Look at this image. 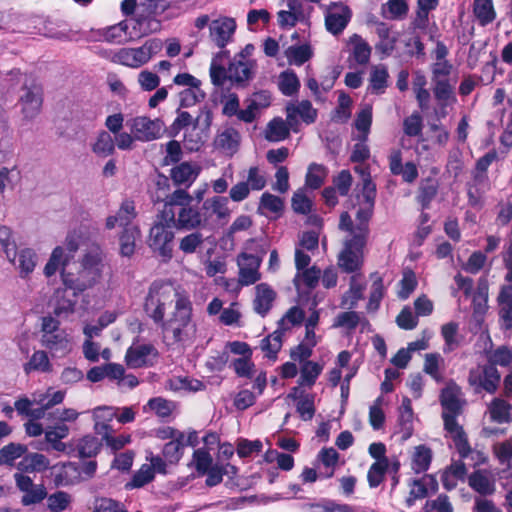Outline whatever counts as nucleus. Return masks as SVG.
Here are the masks:
<instances>
[{
    "instance_id": "f257e3e1",
    "label": "nucleus",
    "mask_w": 512,
    "mask_h": 512,
    "mask_svg": "<svg viewBox=\"0 0 512 512\" xmlns=\"http://www.w3.org/2000/svg\"><path fill=\"white\" fill-rule=\"evenodd\" d=\"M355 170L363 177L362 201L356 212L355 236L344 239L343 249L338 256V265L346 273L355 272L361 267L376 198V185L372 182L370 174L364 168L356 167Z\"/></svg>"
},
{
    "instance_id": "f03ea898",
    "label": "nucleus",
    "mask_w": 512,
    "mask_h": 512,
    "mask_svg": "<svg viewBox=\"0 0 512 512\" xmlns=\"http://www.w3.org/2000/svg\"><path fill=\"white\" fill-rule=\"evenodd\" d=\"M163 318L158 325L164 334H171L174 342H187L195 337L196 325L192 322V304L187 295L182 294Z\"/></svg>"
},
{
    "instance_id": "7ed1b4c3",
    "label": "nucleus",
    "mask_w": 512,
    "mask_h": 512,
    "mask_svg": "<svg viewBox=\"0 0 512 512\" xmlns=\"http://www.w3.org/2000/svg\"><path fill=\"white\" fill-rule=\"evenodd\" d=\"M176 113L177 117L170 126V135L175 137L181 130L192 126V132L185 134V142L189 145L190 150H198L208 137L212 125L211 109L203 106L195 117L189 112L181 110L180 107Z\"/></svg>"
},
{
    "instance_id": "20e7f679",
    "label": "nucleus",
    "mask_w": 512,
    "mask_h": 512,
    "mask_svg": "<svg viewBox=\"0 0 512 512\" xmlns=\"http://www.w3.org/2000/svg\"><path fill=\"white\" fill-rule=\"evenodd\" d=\"M172 219V213L159 211L149 230L147 239L149 248L163 261H168L173 256L175 234L172 230L174 228L173 224L170 222Z\"/></svg>"
},
{
    "instance_id": "39448f33",
    "label": "nucleus",
    "mask_w": 512,
    "mask_h": 512,
    "mask_svg": "<svg viewBox=\"0 0 512 512\" xmlns=\"http://www.w3.org/2000/svg\"><path fill=\"white\" fill-rule=\"evenodd\" d=\"M182 294L172 284L154 282L145 298L144 310L158 324L159 321L164 319L167 310L172 309L174 303Z\"/></svg>"
},
{
    "instance_id": "423d86ee",
    "label": "nucleus",
    "mask_w": 512,
    "mask_h": 512,
    "mask_svg": "<svg viewBox=\"0 0 512 512\" xmlns=\"http://www.w3.org/2000/svg\"><path fill=\"white\" fill-rule=\"evenodd\" d=\"M160 47L161 45L158 40H149L138 48H121L117 50L112 54L110 60L116 64L139 68L146 64Z\"/></svg>"
},
{
    "instance_id": "0eeeda50",
    "label": "nucleus",
    "mask_w": 512,
    "mask_h": 512,
    "mask_svg": "<svg viewBox=\"0 0 512 512\" xmlns=\"http://www.w3.org/2000/svg\"><path fill=\"white\" fill-rule=\"evenodd\" d=\"M131 133L136 140L149 142L161 137L164 131V122L159 119H150L146 116H138L127 122Z\"/></svg>"
},
{
    "instance_id": "6e6552de",
    "label": "nucleus",
    "mask_w": 512,
    "mask_h": 512,
    "mask_svg": "<svg viewBox=\"0 0 512 512\" xmlns=\"http://www.w3.org/2000/svg\"><path fill=\"white\" fill-rule=\"evenodd\" d=\"M64 268L61 272L64 285L74 290V296L93 287L101 278L100 272L81 267L77 274L68 273L65 270L66 262L62 263Z\"/></svg>"
},
{
    "instance_id": "1a4fd4ad",
    "label": "nucleus",
    "mask_w": 512,
    "mask_h": 512,
    "mask_svg": "<svg viewBox=\"0 0 512 512\" xmlns=\"http://www.w3.org/2000/svg\"><path fill=\"white\" fill-rule=\"evenodd\" d=\"M177 230H195L204 227L207 224V218L204 217L197 207L191 204L186 207H180L173 213V219L170 221Z\"/></svg>"
},
{
    "instance_id": "9d476101",
    "label": "nucleus",
    "mask_w": 512,
    "mask_h": 512,
    "mask_svg": "<svg viewBox=\"0 0 512 512\" xmlns=\"http://www.w3.org/2000/svg\"><path fill=\"white\" fill-rule=\"evenodd\" d=\"M352 17L351 9L342 2L329 5L325 15L326 29L333 35H339L348 25Z\"/></svg>"
},
{
    "instance_id": "9b49d317",
    "label": "nucleus",
    "mask_w": 512,
    "mask_h": 512,
    "mask_svg": "<svg viewBox=\"0 0 512 512\" xmlns=\"http://www.w3.org/2000/svg\"><path fill=\"white\" fill-rule=\"evenodd\" d=\"M261 258L248 254L241 253L237 257V265L239 267L238 282L242 286H249L256 283L261 278L259 267L261 265Z\"/></svg>"
},
{
    "instance_id": "f8f14e48",
    "label": "nucleus",
    "mask_w": 512,
    "mask_h": 512,
    "mask_svg": "<svg viewBox=\"0 0 512 512\" xmlns=\"http://www.w3.org/2000/svg\"><path fill=\"white\" fill-rule=\"evenodd\" d=\"M440 404L443 408L442 415H461L466 404L462 398L461 388L454 382H450L442 389Z\"/></svg>"
},
{
    "instance_id": "ddd939ff",
    "label": "nucleus",
    "mask_w": 512,
    "mask_h": 512,
    "mask_svg": "<svg viewBox=\"0 0 512 512\" xmlns=\"http://www.w3.org/2000/svg\"><path fill=\"white\" fill-rule=\"evenodd\" d=\"M210 38L219 48H224L232 39L236 30V22L233 18L221 17L213 20L209 26Z\"/></svg>"
},
{
    "instance_id": "4468645a",
    "label": "nucleus",
    "mask_w": 512,
    "mask_h": 512,
    "mask_svg": "<svg viewBox=\"0 0 512 512\" xmlns=\"http://www.w3.org/2000/svg\"><path fill=\"white\" fill-rule=\"evenodd\" d=\"M49 467V459L40 453L24 454L23 458L18 462L17 469L19 473L15 474V480H31L23 473L42 472Z\"/></svg>"
},
{
    "instance_id": "2eb2a0df",
    "label": "nucleus",
    "mask_w": 512,
    "mask_h": 512,
    "mask_svg": "<svg viewBox=\"0 0 512 512\" xmlns=\"http://www.w3.org/2000/svg\"><path fill=\"white\" fill-rule=\"evenodd\" d=\"M459 415H442L444 421V428L452 437L455 446L462 457H465L470 452L467 435L463 427L458 423L457 417Z\"/></svg>"
},
{
    "instance_id": "dca6fc26",
    "label": "nucleus",
    "mask_w": 512,
    "mask_h": 512,
    "mask_svg": "<svg viewBox=\"0 0 512 512\" xmlns=\"http://www.w3.org/2000/svg\"><path fill=\"white\" fill-rule=\"evenodd\" d=\"M287 122L290 127L295 130V126L298 124L297 116L306 124H312L316 121L317 110L312 107V104L308 100H302L297 105L289 103L286 106Z\"/></svg>"
},
{
    "instance_id": "f3484780",
    "label": "nucleus",
    "mask_w": 512,
    "mask_h": 512,
    "mask_svg": "<svg viewBox=\"0 0 512 512\" xmlns=\"http://www.w3.org/2000/svg\"><path fill=\"white\" fill-rule=\"evenodd\" d=\"M42 94L38 87L25 88L20 96L22 113L26 119L35 118L42 107Z\"/></svg>"
},
{
    "instance_id": "a211bd4d",
    "label": "nucleus",
    "mask_w": 512,
    "mask_h": 512,
    "mask_svg": "<svg viewBox=\"0 0 512 512\" xmlns=\"http://www.w3.org/2000/svg\"><path fill=\"white\" fill-rule=\"evenodd\" d=\"M200 167L189 162H182L170 170V178L174 185L189 187L199 175Z\"/></svg>"
},
{
    "instance_id": "6ab92c4d",
    "label": "nucleus",
    "mask_w": 512,
    "mask_h": 512,
    "mask_svg": "<svg viewBox=\"0 0 512 512\" xmlns=\"http://www.w3.org/2000/svg\"><path fill=\"white\" fill-rule=\"evenodd\" d=\"M254 66V61L237 60V57H235L228 67V80L239 86H245L253 77Z\"/></svg>"
},
{
    "instance_id": "aec40b11",
    "label": "nucleus",
    "mask_w": 512,
    "mask_h": 512,
    "mask_svg": "<svg viewBox=\"0 0 512 512\" xmlns=\"http://www.w3.org/2000/svg\"><path fill=\"white\" fill-rule=\"evenodd\" d=\"M17 486L22 493L21 503L24 506L38 504L47 497L46 488L42 483L35 484V482H17Z\"/></svg>"
},
{
    "instance_id": "412c9836",
    "label": "nucleus",
    "mask_w": 512,
    "mask_h": 512,
    "mask_svg": "<svg viewBox=\"0 0 512 512\" xmlns=\"http://www.w3.org/2000/svg\"><path fill=\"white\" fill-rule=\"evenodd\" d=\"M256 296L253 301L256 313L264 317L272 307L276 298L275 291L266 283H260L255 287Z\"/></svg>"
},
{
    "instance_id": "4be33fe9",
    "label": "nucleus",
    "mask_w": 512,
    "mask_h": 512,
    "mask_svg": "<svg viewBox=\"0 0 512 512\" xmlns=\"http://www.w3.org/2000/svg\"><path fill=\"white\" fill-rule=\"evenodd\" d=\"M41 343L52 352V355L64 356L70 351L69 340L64 331L42 334Z\"/></svg>"
},
{
    "instance_id": "5701e85b",
    "label": "nucleus",
    "mask_w": 512,
    "mask_h": 512,
    "mask_svg": "<svg viewBox=\"0 0 512 512\" xmlns=\"http://www.w3.org/2000/svg\"><path fill=\"white\" fill-rule=\"evenodd\" d=\"M488 282L486 279L481 278L477 285V290L473 295V316L479 320L488 308Z\"/></svg>"
},
{
    "instance_id": "b1692460",
    "label": "nucleus",
    "mask_w": 512,
    "mask_h": 512,
    "mask_svg": "<svg viewBox=\"0 0 512 512\" xmlns=\"http://www.w3.org/2000/svg\"><path fill=\"white\" fill-rule=\"evenodd\" d=\"M193 197L185 189H177L166 196L163 209L161 211L175 213L178 208L189 206Z\"/></svg>"
},
{
    "instance_id": "393cba45",
    "label": "nucleus",
    "mask_w": 512,
    "mask_h": 512,
    "mask_svg": "<svg viewBox=\"0 0 512 512\" xmlns=\"http://www.w3.org/2000/svg\"><path fill=\"white\" fill-rule=\"evenodd\" d=\"M239 139V133L235 129L227 128L216 136L214 145L218 149L234 153L237 150Z\"/></svg>"
},
{
    "instance_id": "a878e982",
    "label": "nucleus",
    "mask_w": 512,
    "mask_h": 512,
    "mask_svg": "<svg viewBox=\"0 0 512 512\" xmlns=\"http://www.w3.org/2000/svg\"><path fill=\"white\" fill-rule=\"evenodd\" d=\"M154 352L151 345H140L128 349L125 360L127 365L133 368L142 367L147 363V357Z\"/></svg>"
},
{
    "instance_id": "bb28decb",
    "label": "nucleus",
    "mask_w": 512,
    "mask_h": 512,
    "mask_svg": "<svg viewBox=\"0 0 512 512\" xmlns=\"http://www.w3.org/2000/svg\"><path fill=\"white\" fill-rule=\"evenodd\" d=\"M350 44H352V55L359 65H365L369 62L371 56L370 45L358 34L350 37Z\"/></svg>"
},
{
    "instance_id": "cd10ccee",
    "label": "nucleus",
    "mask_w": 512,
    "mask_h": 512,
    "mask_svg": "<svg viewBox=\"0 0 512 512\" xmlns=\"http://www.w3.org/2000/svg\"><path fill=\"white\" fill-rule=\"evenodd\" d=\"M282 336L283 332L277 329L261 340L260 348L267 358L271 360L277 359V354L282 347Z\"/></svg>"
},
{
    "instance_id": "c85d7f7f",
    "label": "nucleus",
    "mask_w": 512,
    "mask_h": 512,
    "mask_svg": "<svg viewBox=\"0 0 512 512\" xmlns=\"http://www.w3.org/2000/svg\"><path fill=\"white\" fill-rule=\"evenodd\" d=\"M140 235V230L137 226L123 227L120 235V253L122 256L129 257L135 251V241Z\"/></svg>"
},
{
    "instance_id": "c756f323",
    "label": "nucleus",
    "mask_w": 512,
    "mask_h": 512,
    "mask_svg": "<svg viewBox=\"0 0 512 512\" xmlns=\"http://www.w3.org/2000/svg\"><path fill=\"white\" fill-rule=\"evenodd\" d=\"M92 151L99 157H108L115 152L114 138L108 131L99 132L95 143L92 145Z\"/></svg>"
},
{
    "instance_id": "7c9ffc66",
    "label": "nucleus",
    "mask_w": 512,
    "mask_h": 512,
    "mask_svg": "<svg viewBox=\"0 0 512 512\" xmlns=\"http://www.w3.org/2000/svg\"><path fill=\"white\" fill-rule=\"evenodd\" d=\"M473 12L482 26L493 22L496 17L492 0H474Z\"/></svg>"
},
{
    "instance_id": "2f4dec72",
    "label": "nucleus",
    "mask_w": 512,
    "mask_h": 512,
    "mask_svg": "<svg viewBox=\"0 0 512 512\" xmlns=\"http://www.w3.org/2000/svg\"><path fill=\"white\" fill-rule=\"evenodd\" d=\"M279 90L285 96H292L299 91L300 81L293 70H285L278 77Z\"/></svg>"
},
{
    "instance_id": "473e14b6",
    "label": "nucleus",
    "mask_w": 512,
    "mask_h": 512,
    "mask_svg": "<svg viewBox=\"0 0 512 512\" xmlns=\"http://www.w3.org/2000/svg\"><path fill=\"white\" fill-rule=\"evenodd\" d=\"M512 406L503 399H494L489 407L491 419L499 424L511 421Z\"/></svg>"
},
{
    "instance_id": "72a5a7b5",
    "label": "nucleus",
    "mask_w": 512,
    "mask_h": 512,
    "mask_svg": "<svg viewBox=\"0 0 512 512\" xmlns=\"http://www.w3.org/2000/svg\"><path fill=\"white\" fill-rule=\"evenodd\" d=\"M76 447L81 458H92L99 453L102 443L93 435H85L78 441Z\"/></svg>"
},
{
    "instance_id": "f704fd0d",
    "label": "nucleus",
    "mask_w": 512,
    "mask_h": 512,
    "mask_svg": "<svg viewBox=\"0 0 512 512\" xmlns=\"http://www.w3.org/2000/svg\"><path fill=\"white\" fill-rule=\"evenodd\" d=\"M289 128H291L288 122L281 118H274L269 122L266 129V139L271 142H278L286 139L289 136Z\"/></svg>"
},
{
    "instance_id": "c9c22d12",
    "label": "nucleus",
    "mask_w": 512,
    "mask_h": 512,
    "mask_svg": "<svg viewBox=\"0 0 512 512\" xmlns=\"http://www.w3.org/2000/svg\"><path fill=\"white\" fill-rule=\"evenodd\" d=\"M438 192V184L434 179L427 178L422 180L419 189L417 200L423 209L429 207L431 201L435 198Z\"/></svg>"
},
{
    "instance_id": "e433bc0d",
    "label": "nucleus",
    "mask_w": 512,
    "mask_h": 512,
    "mask_svg": "<svg viewBox=\"0 0 512 512\" xmlns=\"http://www.w3.org/2000/svg\"><path fill=\"white\" fill-rule=\"evenodd\" d=\"M212 462L213 459L210 453L205 449H196L194 451L191 464L194 466L199 477H202L207 473H209V476L211 477V469L214 467Z\"/></svg>"
},
{
    "instance_id": "4c0bfd02",
    "label": "nucleus",
    "mask_w": 512,
    "mask_h": 512,
    "mask_svg": "<svg viewBox=\"0 0 512 512\" xmlns=\"http://www.w3.org/2000/svg\"><path fill=\"white\" fill-rule=\"evenodd\" d=\"M477 368L481 371V375L484 377V391L490 394L495 393L501 380V375L497 368L489 364L479 366Z\"/></svg>"
},
{
    "instance_id": "58836bf2",
    "label": "nucleus",
    "mask_w": 512,
    "mask_h": 512,
    "mask_svg": "<svg viewBox=\"0 0 512 512\" xmlns=\"http://www.w3.org/2000/svg\"><path fill=\"white\" fill-rule=\"evenodd\" d=\"M284 53L289 64L298 66L307 62L313 54L309 45L290 46Z\"/></svg>"
},
{
    "instance_id": "ea45409f",
    "label": "nucleus",
    "mask_w": 512,
    "mask_h": 512,
    "mask_svg": "<svg viewBox=\"0 0 512 512\" xmlns=\"http://www.w3.org/2000/svg\"><path fill=\"white\" fill-rule=\"evenodd\" d=\"M23 368L26 374H29L31 371L50 372L51 364L46 352L39 350L33 353Z\"/></svg>"
},
{
    "instance_id": "a19ab883",
    "label": "nucleus",
    "mask_w": 512,
    "mask_h": 512,
    "mask_svg": "<svg viewBox=\"0 0 512 512\" xmlns=\"http://www.w3.org/2000/svg\"><path fill=\"white\" fill-rule=\"evenodd\" d=\"M206 97L200 86L196 88H185L179 93V107L189 108L202 102Z\"/></svg>"
},
{
    "instance_id": "79ce46f5",
    "label": "nucleus",
    "mask_w": 512,
    "mask_h": 512,
    "mask_svg": "<svg viewBox=\"0 0 512 512\" xmlns=\"http://www.w3.org/2000/svg\"><path fill=\"white\" fill-rule=\"evenodd\" d=\"M327 176V169L325 166L317 163H312L308 167L306 174V185L312 189H318L324 183Z\"/></svg>"
},
{
    "instance_id": "37998d69",
    "label": "nucleus",
    "mask_w": 512,
    "mask_h": 512,
    "mask_svg": "<svg viewBox=\"0 0 512 512\" xmlns=\"http://www.w3.org/2000/svg\"><path fill=\"white\" fill-rule=\"evenodd\" d=\"M388 71L385 66L379 65L372 68L370 74V85L373 92L383 93L387 87Z\"/></svg>"
},
{
    "instance_id": "c03bdc74",
    "label": "nucleus",
    "mask_w": 512,
    "mask_h": 512,
    "mask_svg": "<svg viewBox=\"0 0 512 512\" xmlns=\"http://www.w3.org/2000/svg\"><path fill=\"white\" fill-rule=\"evenodd\" d=\"M322 371V366L313 361H305L301 367V375L299 379L300 385L312 386L319 374Z\"/></svg>"
},
{
    "instance_id": "a18cd8bd",
    "label": "nucleus",
    "mask_w": 512,
    "mask_h": 512,
    "mask_svg": "<svg viewBox=\"0 0 512 512\" xmlns=\"http://www.w3.org/2000/svg\"><path fill=\"white\" fill-rule=\"evenodd\" d=\"M227 204L228 199L226 197L215 196L204 201L203 208L206 210L211 209L219 219H225L230 215Z\"/></svg>"
},
{
    "instance_id": "49530a36",
    "label": "nucleus",
    "mask_w": 512,
    "mask_h": 512,
    "mask_svg": "<svg viewBox=\"0 0 512 512\" xmlns=\"http://www.w3.org/2000/svg\"><path fill=\"white\" fill-rule=\"evenodd\" d=\"M184 434L178 433L176 439L169 441L164 445L163 455L170 463H177L181 458V450L183 444Z\"/></svg>"
},
{
    "instance_id": "de8ad7c7",
    "label": "nucleus",
    "mask_w": 512,
    "mask_h": 512,
    "mask_svg": "<svg viewBox=\"0 0 512 512\" xmlns=\"http://www.w3.org/2000/svg\"><path fill=\"white\" fill-rule=\"evenodd\" d=\"M27 452V447L19 443H9L0 449L1 464H12L14 460L22 457Z\"/></svg>"
},
{
    "instance_id": "09e8293b",
    "label": "nucleus",
    "mask_w": 512,
    "mask_h": 512,
    "mask_svg": "<svg viewBox=\"0 0 512 512\" xmlns=\"http://www.w3.org/2000/svg\"><path fill=\"white\" fill-rule=\"evenodd\" d=\"M431 461V450L425 446L415 448L412 458V469L416 473L427 470Z\"/></svg>"
},
{
    "instance_id": "8fccbe9b",
    "label": "nucleus",
    "mask_w": 512,
    "mask_h": 512,
    "mask_svg": "<svg viewBox=\"0 0 512 512\" xmlns=\"http://www.w3.org/2000/svg\"><path fill=\"white\" fill-rule=\"evenodd\" d=\"M119 219V225L122 227H131L132 221L136 218L135 203L132 200H124L116 213Z\"/></svg>"
},
{
    "instance_id": "3c124183",
    "label": "nucleus",
    "mask_w": 512,
    "mask_h": 512,
    "mask_svg": "<svg viewBox=\"0 0 512 512\" xmlns=\"http://www.w3.org/2000/svg\"><path fill=\"white\" fill-rule=\"evenodd\" d=\"M204 243L203 234L194 231L186 236H184L179 243V249L185 254L195 253L197 248L202 246Z\"/></svg>"
},
{
    "instance_id": "603ef678",
    "label": "nucleus",
    "mask_w": 512,
    "mask_h": 512,
    "mask_svg": "<svg viewBox=\"0 0 512 512\" xmlns=\"http://www.w3.org/2000/svg\"><path fill=\"white\" fill-rule=\"evenodd\" d=\"M339 454L334 448H324L319 453V460L321 464L326 469L325 472H321V474L325 477H331L333 475V467L338 462Z\"/></svg>"
},
{
    "instance_id": "864d4df0",
    "label": "nucleus",
    "mask_w": 512,
    "mask_h": 512,
    "mask_svg": "<svg viewBox=\"0 0 512 512\" xmlns=\"http://www.w3.org/2000/svg\"><path fill=\"white\" fill-rule=\"evenodd\" d=\"M487 358L489 365L506 367L512 362V352L507 346H500L490 352Z\"/></svg>"
},
{
    "instance_id": "5fc2aeb1",
    "label": "nucleus",
    "mask_w": 512,
    "mask_h": 512,
    "mask_svg": "<svg viewBox=\"0 0 512 512\" xmlns=\"http://www.w3.org/2000/svg\"><path fill=\"white\" fill-rule=\"evenodd\" d=\"M359 323L363 326L368 325V321L364 319L361 321L359 314L355 311H348L338 314L334 323L335 327H345L347 329H355Z\"/></svg>"
},
{
    "instance_id": "6e6d98bb",
    "label": "nucleus",
    "mask_w": 512,
    "mask_h": 512,
    "mask_svg": "<svg viewBox=\"0 0 512 512\" xmlns=\"http://www.w3.org/2000/svg\"><path fill=\"white\" fill-rule=\"evenodd\" d=\"M19 269L21 270L22 277L30 274L37 263V255L32 249H23L19 254Z\"/></svg>"
},
{
    "instance_id": "4d7b16f0",
    "label": "nucleus",
    "mask_w": 512,
    "mask_h": 512,
    "mask_svg": "<svg viewBox=\"0 0 512 512\" xmlns=\"http://www.w3.org/2000/svg\"><path fill=\"white\" fill-rule=\"evenodd\" d=\"M258 210H267L272 213H280L283 210V201L278 196L268 192L262 194Z\"/></svg>"
},
{
    "instance_id": "13d9d810",
    "label": "nucleus",
    "mask_w": 512,
    "mask_h": 512,
    "mask_svg": "<svg viewBox=\"0 0 512 512\" xmlns=\"http://www.w3.org/2000/svg\"><path fill=\"white\" fill-rule=\"evenodd\" d=\"M422 117L419 113L415 112L403 121V131L407 136L416 137L422 132Z\"/></svg>"
},
{
    "instance_id": "bf43d9fd",
    "label": "nucleus",
    "mask_w": 512,
    "mask_h": 512,
    "mask_svg": "<svg viewBox=\"0 0 512 512\" xmlns=\"http://www.w3.org/2000/svg\"><path fill=\"white\" fill-rule=\"evenodd\" d=\"M291 205L295 213L306 215L312 209L311 200L302 190H298L293 194Z\"/></svg>"
},
{
    "instance_id": "052dcab7",
    "label": "nucleus",
    "mask_w": 512,
    "mask_h": 512,
    "mask_svg": "<svg viewBox=\"0 0 512 512\" xmlns=\"http://www.w3.org/2000/svg\"><path fill=\"white\" fill-rule=\"evenodd\" d=\"M71 502V496L63 491H58L48 496V508L52 512H61Z\"/></svg>"
},
{
    "instance_id": "680f3d73",
    "label": "nucleus",
    "mask_w": 512,
    "mask_h": 512,
    "mask_svg": "<svg viewBox=\"0 0 512 512\" xmlns=\"http://www.w3.org/2000/svg\"><path fill=\"white\" fill-rule=\"evenodd\" d=\"M94 512H128L122 504L110 498H97L93 505Z\"/></svg>"
},
{
    "instance_id": "e2e57ef3",
    "label": "nucleus",
    "mask_w": 512,
    "mask_h": 512,
    "mask_svg": "<svg viewBox=\"0 0 512 512\" xmlns=\"http://www.w3.org/2000/svg\"><path fill=\"white\" fill-rule=\"evenodd\" d=\"M383 294H384L383 280L381 277H377V279L374 280V282L372 283V286H371V293H370V298H369V302L367 305V309L370 311L377 310L379 307V303H380L381 299L383 298Z\"/></svg>"
},
{
    "instance_id": "0e129e2a",
    "label": "nucleus",
    "mask_w": 512,
    "mask_h": 512,
    "mask_svg": "<svg viewBox=\"0 0 512 512\" xmlns=\"http://www.w3.org/2000/svg\"><path fill=\"white\" fill-rule=\"evenodd\" d=\"M352 175L348 170H342L333 180L335 190L346 196L352 185Z\"/></svg>"
},
{
    "instance_id": "69168bd1",
    "label": "nucleus",
    "mask_w": 512,
    "mask_h": 512,
    "mask_svg": "<svg viewBox=\"0 0 512 512\" xmlns=\"http://www.w3.org/2000/svg\"><path fill=\"white\" fill-rule=\"evenodd\" d=\"M262 449V442L260 440L250 441L241 439L237 445V454L240 458L248 457L254 452H260Z\"/></svg>"
},
{
    "instance_id": "338daca9",
    "label": "nucleus",
    "mask_w": 512,
    "mask_h": 512,
    "mask_svg": "<svg viewBox=\"0 0 512 512\" xmlns=\"http://www.w3.org/2000/svg\"><path fill=\"white\" fill-rule=\"evenodd\" d=\"M138 83L144 91H152L159 86L160 78L156 73L143 70L138 75Z\"/></svg>"
},
{
    "instance_id": "774afa93",
    "label": "nucleus",
    "mask_w": 512,
    "mask_h": 512,
    "mask_svg": "<svg viewBox=\"0 0 512 512\" xmlns=\"http://www.w3.org/2000/svg\"><path fill=\"white\" fill-rule=\"evenodd\" d=\"M435 86L433 89L434 96L439 101H447L453 95V85L449 80H433Z\"/></svg>"
}]
</instances>
